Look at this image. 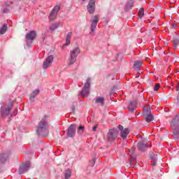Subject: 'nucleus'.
Instances as JSON below:
<instances>
[{"label": "nucleus", "mask_w": 179, "mask_h": 179, "mask_svg": "<svg viewBox=\"0 0 179 179\" xmlns=\"http://www.w3.org/2000/svg\"><path fill=\"white\" fill-rule=\"evenodd\" d=\"M144 15L145 10H143V8H140L138 10V17H140V19H142V17H143Z\"/></svg>", "instance_id": "bb28decb"}, {"label": "nucleus", "mask_w": 179, "mask_h": 179, "mask_svg": "<svg viewBox=\"0 0 179 179\" xmlns=\"http://www.w3.org/2000/svg\"><path fill=\"white\" fill-rule=\"evenodd\" d=\"M12 106H13V102H11V106H8L6 108V110L4 112L5 115H9V114H10V110H12Z\"/></svg>", "instance_id": "b1692460"}, {"label": "nucleus", "mask_w": 179, "mask_h": 179, "mask_svg": "<svg viewBox=\"0 0 179 179\" xmlns=\"http://www.w3.org/2000/svg\"><path fill=\"white\" fill-rule=\"evenodd\" d=\"M159 87H160V84H159V83L155 84V87H154V91L157 92V90H159Z\"/></svg>", "instance_id": "c756f323"}, {"label": "nucleus", "mask_w": 179, "mask_h": 179, "mask_svg": "<svg viewBox=\"0 0 179 179\" xmlns=\"http://www.w3.org/2000/svg\"><path fill=\"white\" fill-rule=\"evenodd\" d=\"M117 136H118V129H113L109 130V131L107 134L106 138L108 141H110V142H111L113 141H115Z\"/></svg>", "instance_id": "20e7f679"}, {"label": "nucleus", "mask_w": 179, "mask_h": 179, "mask_svg": "<svg viewBox=\"0 0 179 179\" xmlns=\"http://www.w3.org/2000/svg\"><path fill=\"white\" fill-rule=\"evenodd\" d=\"M52 61H54V56L52 55L48 56L43 62V69H48V68L51 66V64H52Z\"/></svg>", "instance_id": "0eeeda50"}, {"label": "nucleus", "mask_w": 179, "mask_h": 179, "mask_svg": "<svg viewBox=\"0 0 179 179\" xmlns=\"http://www.w3.org/2000/svg\"><path fill=\"white\" fill-rule=\"evenodd\" d=\"M38 93H40V90L37 89L35 90L32 94H31L30 96H29V100L30 101H31V103H33V101H34V99L36 98V96H37L38 94Z\"/></svg>", "instance_id": "dca6fc26"}, {"label": "nucleus", "mask_w": 179, "mask_h": 179, "mask_svg": "<svg viewBox=\"0 0 179 179\" xmlns=\"http://www.w3.org/2000/svg\"><path fill=\"white\" fill-rule=\"evenodd\" d=\"M137 148L140 152H145L148 150V145L142 141L138 143Z\"/></svg>", "instance_id": "ddd939ff"}, {"label": "nucleus", "mask_w": 179, "mask_h": 179, "mask_svg": "<svg viewBox=\"0 0 179 179\" xmlns=\"http://www.w3.org/2000/svg\"><path fill=\"white\" fill-rule=\"evenodd\" d=\"M156 162H157V161H154V162L152 163V166H155Z\"/></svg>", "instance_id": "72a5a7b5"}, {"label": "nucleus", "mask_w": 179, "mask_h": 179, "mask_svg": "<svg viewBox=\"0 0 179 179\" xmlns=\"http://www.w3.org/2000/svg\"><path fill=\"white\" fill-rule=\"evenodd\" d=\"M177 101L179 103V95L177 96Z\"/></svg>", "instance_id": "c9c22d12"}, {"label": "nucleus", "mask_w": 179, "mask_h": 179, "mask_svg": "<svg viewBox=\"0 0 179 179\" xmlns=\"http://www.w3.org/2000/svg\"><path fill=\"white\" fill-rule=\"evenodd\" d=\"M130 164H132V158H130V162H129Z\"/></svg>", "instance_id": "f704fd0d"}, {"label": "nucleus", "mask_w": 179, "mask_h": 179, "mask_svg": "<svg viewBox=\"0 0 179 179\" xmlns=\"http://www.w3.org/2000/svg\"><path fill=\"white\" fill-rule=\"evenodd\" d=\"M143 117H144V120L146 121V122H148V124L153 121L154 117L153 115H152V110H150V108H143Z\"/></svg>", "instance_id": "f03ea898"}, {"label": "nucleus", "mask_w": 179, "mask_h": 179, "mask_svg": "<svg viewBox=\"0 0 179 179\" xmlns=\"http://www.w3.org/2000/svg\"><path fill=\"white\" fill-rule=\"evenodd\" d=\"M173 44H174V45H173L174 49L177 48V46H178V44H179V37H178V38H175L173 40Z\"/></svg>", "instance_id": "cd10ccee"}, {"label": "nucleus", "mask_w": 179, "mask_h": 179, "mask_svg": "<svg viewBox=\"0 0 179 179\" xmlns=\"http://www.w3.org/2000/svg\"><path fill=\"white\" fill-rule=\"evenodd\" d=\"M89 93H90L89 89L83 87V90L81 91L80 94L83 97H86V96H87Z\"/></svg>", "instance_id": "412c9836"}, {"label": "nucleus", "mask_w": 179, "mask_h": 179, "mask_svg": "<svg viewBox=\"0 0 179 179\" xmlns=\"http://www.w3.org/2000/svg\"><path fill=\"white\" fill-rule=\"evenodd\" d=\"M87 12L90 14L94 13V10L96 9V1L94 0H90L87 6Z\"/></svg>", "instance_id": "9d476101"}, {"label": "nucleus", "mask_w": 179, "mask_h": 179, "mask_svg": "<svg viewBox=\"0 0 179 179\" xmlns=\"http://www.w3.org/2000/svg\"><path fill=\"white\" fill-rule=\"evenodd\" d=\"M36 31H32L27 34V40H29L30 41H33L34 38H36Z\"/></svg>", "instance_id": "2eb2a0df"}, {"label": "nucleus", "mask_w": 179, "mask_h": 179, "mask_svg": "<svg viewBox=\"0 0 179 179\" xmlns=\"http://www.w3.org/2000/svg\"><path fill=\"white\" fill-rule=\"evenodd\" d=\"M99 20H100V17L99 15H96L94 16V20L92 22L91 24V31L92 33H94L96 30V27H97V23H99Z\"/></svg>", "instance_id": "9b49d317"}, {"label": "nucleus", "mask_w": 179, "mask_h": 179, "mask_svg": "<svg viewBox=\"0 0 179 179\" xmlns=\"http://www.w3.org/2000/svg\"><path fill=\"white\" fill-rule=\"evenodd\" d=\"M59 9H61V8L59 6H56L54 7L52 11L49 15L50 20H55Z\"/></svg>", "instance_id": "1a4fd4ad"}, {"label": "nucleus", "mask_w": 179, "mask_h": 179, "mask_svg": "<svg viewBox=\"0 0 179 179\" xmlns=\"http://www.w3.org/2000/svg\"><path fill=\"white\" fill-rule=\"evenodd\" d=\"M118 129L120 131V137L122 139H127V138H128V135H129V129L127 128L124 129V127L122 125H119Z\"/></svg>", "instance_id": "423d86ee"}, {"label": "nucleus", "mask_w": 179, "mask_h": 179, "mask_svg": "<svg viewBox=\"0 0 179 179\" xmlns=\"http://www.w3.org/2000/svg\"><path fill=\"white\" fill-rule=\"evenodd\" d=\"M94 103L101 107H104L106 99L103 96H96L94 99Z\"/></svg>", "instance_id": "f8f14e48"}, {"label": "nucleus", "mask_w": 179, "mask_h": 179, "mask_svg": "<svg viewBox=\"0 0 179 179\" xmlns=\"http://www.w3.org/2000/svg\"><path fill=\"white\" fill-rule=\"evenodd\" d=\"M159 156V153H153V152H151L150 154V159H152V160H153L154 162H157V157Z\"/></svg>", "instance_id": "4be33fe9"}, {"label": "nucleus", "mask_w": 179, "mask_h": 179, "mask_svg": "<svg viewBox=\"0 0 179 179\" xmlns=\"http://www.w3.org/2000/svg\"><path fill=\"white\" fill-rule=\"evenodd\" d=\"M128 108L131 113H134L136 110V101H129Z\"/></svg>", "instance_id": "4468645a"}, {"label": "nucleus", "mask_w": 179, "mask_h": 179, "mask_svg": "<svg viewBox=\"0 0 179 179\" xmlns=\"http://www.w3.org/2000/svg\"><path fill=\"white\" fill-rule=\"evenodd\" d=\"M84 89H90V78L86 80V83L84 85Z\"/></svg>", "instance_id": "a878e982"}, {"label": "nucleus", "mask_w": 179, "mask_h": 179, "mask_svg": "<svg viewBox=\"0 0 179 179\" xmlns=\"http://www.w3.org/2000/svg\"><path fill=\"white\" fill-rule=\"evenodd\" d=\"M50 29L51 30H55V29H57V27H51Z\"/></svg>", "instance_id": "473e14b6"}, {"label": "nucleus", "mask_w": 179, "mask_h": 179, "mask_svg": "<svg viewBox=\"0 0 179 179\" xmlns=\"http://www.w3.org/2000/svg\"><path fill=\"white\" fill-rule=\"evenodd\" d=\"M141 66H142V62L138 61L134 62V69L136 71H139V69H141Z\"/></svg>", "instance_id": "aec40b11"}, {"label": "nucleus", "mask_w": 179, "mask_h": 179, "mask_svg": "<svg viewBox=\"0 0 179 179\" xmlns=\"http://www.w3.org/2000/svg\"><path fill=\"white\" fill-rule=\"evenodd\" d=\"M97 130V126H94L93 128H92V131H95Z\"/></svg>", "instance_id": "2f4dec72"}, {"label": "nucleus", "mask_w": 179, "mask_h": 179, "mask_svg": "<svg viewBox=\"0 0 179 179\" xmlns=\"http://www.w3.org/2000/svg\"><path fill=\"white\" fill-rule=\"evenodd\" d=\"M178 124V116H176L172 120V122L171 123V127L172 129H176V127Z\"/></svg>", "instance_id": "a211bd4d"}, {"label": "nucleus", "mask_w": 179, "mask_h": 179, "mask_svg": "<svg viewBox=\"0 0 179 179\" xmlns=\"http://www.w3.org/2000/svg\"><path fill=\"white\" fill-rule=\"evenodd\" d=\"M5 162H6V158H5V157H1L0 158V163L3 164Z\"/></svg>", "instance_id": "7c9ffc66"}, {"label": "nucleus", "mask_w": 179, "mask_h": 179, "mask_svg": "<svg viewBox=\"0 0 179 179\" xmlns=\"http://www.w3.org/2000/svg\"><path fill=\"white\" fill-rule=\"evenodd\" d=\"M10 5H12V2H10V1H8V2L5 3V4L3 6V7L1 8L3 13H6V12H8V8H9V6H10Z\"/></svg>", "instance_id": "6ab92c4d"}, {"label": "nucleus", "mask_w": 179, "mask_h": 179, "mask_svg": "<svg viewBox=\"0 0 179 179\" xmlns=\"http://www.w3.org/2000/svg\"><path fill=\"white\" fill-rule=\"evenodd\" d=\"M71 38H72V32H69L66 36V43L64 44L65 47L71 44Z\"/></svg>", "instance_id": "f3484780"}, {"label": "nucleus", "mask_w": 179, "mask_h": 179, "mask_svg": "<svg viewBox=\"0 0 179 179\" xmlns=\"http://www.w3.org/2000/svg\"><path fill=\"white\" fill-rule=\"evenodd\" d=\"M72 110H73V111H75V106H73V107H72Z\"/></svg>", "instance_id": "e433bc0d"}, {"label": "nucleus", "mask_w": 179, "mask_h": 179, "mask_svg": "<svg viewBox=\"0 0 179 179\" xmlns=\"http://www.w3.org/2000/svg\"><path fill=\"white\" fill-rule=\"evenodd\" d=\"M30 162H27L24 164H23L22 166L20 168V174H24V173H27V171H29V169H30Z\"/></svg>", "instance_id": "6e6552de"}, {"label": "nucleus", "mask_w": 179, "mask_h": 179, "mask_svg": "<svg viewBox=\"0 0 179 179\" xmlns=\"http://www.w3.org/2000/svg\"><path fill=\"white\" fill-rule=\"evenodd\" d=\"M75 135H76V124H72L68 128L67 136L69 138H73Z\"/></svg>", "instance_id": "39448f33"}, {"label": "nucleus", "mask_w": 179, "mask_h": 179, "mask_svg": "<svg viewBox=\"0 0 179 179\" xmlns=\"http://www.w3.org/2000/svg\"><path fill=\"white\" fill-rule=\"evenodd\" d=\"M71 175H72V171L71 169H67L64 174V177L66 179H68V178H70Z\"/></svg>", "instance_id": "393cba45"}, {"label": "nucleus", "mask_w": 179, "mask_h": 179, "mask_svg": "<svg viewBox=\"0 0 179 179\" xmlns=\"http://www.w3.org/2000/svg\"><path fill=\"white\" fill-rule=\"evenodd\" d=\"M6 30H8V25L3 24L0 29V34H5V33H6Z\"/></svg>", "instance_id": "5701e85b"}, {"label": "nucleus", "mask_w": 179, "mask_h": 179, "mask_svg": "<svg viewBox=\"0 0 179 179\" xmlns=\"http://www.w3.org/2000/svg\"><path fill=\"white\" fill-rule=\"evenodd\" d=\"M83 132H85V127L80 126L78 127V134H79L80 135H82V134H83Z\"/></svg>", "instance_id": "c85d7f7f"}, {"label": "nucleus", "mask_w": 179, "mask_h": 179, "mask_svg": "<svg viewBox=\"0 0 179 179\" xmlns=\"http://www.w3.org/2000/svg\"><path fill=\"white\" fill-rule=\"evenodd\" d=\"M80 53V49L79 48H76L71 51L69 61L71 65H73L76 62V58L78 55Z\"/></svg>", "instance_id": "7ed1b4c3"}, {"label": "nucleus", "mask_w": 179, "mask_h": 179, "mask_svg": "<svg viewBox=\"0 0 179 179\" xmlns=\"http://www.w3.org/2000/svg\"><path fill=\"white\" fill-rule=\"evenodd\" d=\"M48 129V124L47 123V122H45V120L42 119L40 121L38 125V127L36 129V134L39 136H44V135L47 134Z\"/></svg>", "instance_id": "f257e3e1"}, {"label": "nucleus", "mask_w": 179, "mask_h": 179, "mask_svg": "<svg viewBox=\"0 0 179 179\" xmlns=\"http://www.w3.org/2000/svg\"><path fill=\"white\" fill-rule=\"evenodd\" d=\"M83 1H86V0H83Z\"/></svg>", "instance_id": "4c0bfd02"}]
</instances>
